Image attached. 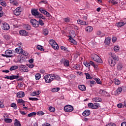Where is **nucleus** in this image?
Segmentation results:
<instances>
[{
	"label": "nucleus",
	"instance_id": "f257e3e1",
	"mask_svg": "<svg viewBox=\"0 0 126 126\" xmlns=\"http://www.w3.org/2000/svg\"><path fill=\"white\" fill-rule=\"evenodd\" d=\"M92 59H93V61L94 62H96V63H103V61L99 57V56L97 55L96 54H92Z\"/></svg>",
	"mask_w": 126,
	"mask_h": 126
},
{
	"label": "nucleus",
	"instance_id": "f03ea898",
	"mask_svg": "<svg viewBox=\"0 0 126 126\" xmlns=\"http://www.w3.org/2000/svg\"><path fill=\"white\" fill-rule=\"evenodd\" d=\"M83 64H84L85 66H86V67H88L89 69H90V66L92 65V66H94V68H96V65H95V63H94V62L93 61H90L89 62H84Z\"/></svg>",
	"mask_w": 126,
	"mask_h": 126
},
{
	"label": "nucleus",
	"instance_id": "7ed1b4c3",
	"mask_svg": "<svg viewBox=\"0 0 126 126\" xmlns=\"http://www.w3.org/2000/svg\"><path fill=\"white\" fill-rule=\"evenodd\" d=\"M70 35V36L69 38V42H70L71 43H72V44H73L74 45H77V42H76V41H75V40L73 39V38H72V37H75V33H74V32H71Z\"/></svg>",
	"mask_w": 126,
	"mask_h": 126
},
{
	"label": "nucleus",
	"instance_id": "20e7f679",
	"mask_svg": "<svg viewBox=\"0 0 126 126\" xmlns=\"http://www.w3.org/2000/svg\"><path fill=\"white\" fill-rule=\"evenodd\" d=\"M64 110L67 113H70L73 111V107L71 105H66L64 107Z\"/></svg>",
	"mask_w": 126,
	"mask_h": 126
},
{
	"label": "nucleus",
	"instance_id": "39448f33",
	"mask_svg": "<svg viewBox=\"0 0 126 126\" xmlns=\"http://www.w3.org/2000/svg\"><path fill=\"white\" fill-rule=\"evenodd\" d=\"M31 23L33 27H39V22L35 19H32L31 20Z\"/></svg>",
	"mask_w": 126,
	"mask_h": 126
},
{
	"label": "nucleus",
	"instance_id": "423d86ee",
	"mask_svg": "<svg viewBox=\"0 0 126 126\" xmlns=\"http://www.w3.org/2000/svg\"><path fill=\"white\" fill-rule=\"evenodd\" d=\"M44 79L45 80L46 83H51L52 80L51 79V74H47L44 76Z\"/></svg>",
	"mask_w": 126,
	"mask_h": 126
},
{
	"label": "nucleus",
	"instance_id": "0eeeda50",
	"mask_svg": "<svg viewBox=\"0 0 126 126\" xmlns=\"http://www.w3.org/2000/svg\"><path fill=\"white\" fill-rule=\"evenodd\" d=\"M5 79H10V80H13V79H18L19 75H12L4 77Z\"/></svg>",
	"mask_w": 126,
	"mask_h": 126
},
{
	"label": "nucleus",
	"instance_id": "6e6552de",
	"mask_svg": "<svg viewBox=\"0 0 126 126\" xmlns=\"http://www.w3.org/2000/svg\"><path fill=\"white\" fill-rule=\"evenodd\" d=\"M51 82L53 80H61V77L55 74H50Z\"/></svg>",
	"mask_w": 126,
	"mask_h": 126
},
{
	"label": "nucleus",
	"instance_id": "1a4fd4ad",
	"mask_svg": "<svg viewBox=\"0 0 126 126\" xmlns=\"http://www.w3.org/2000/svg\"><path fill=\"white\" fill-rule=\"evenodd\" d=\"M61 63H63L64 66H69V61L65 59H63L61 61Z\"/></svg>",
	"mask_w": 126,
	"mask_h": 126
},
{
	"label": "nucleus",
	"instance_id": "9d476101",
	"mask_svg": "<svg viewBox=\"0 0 126 126\" xmlns=\"http://www.w3.org/2000/svg\"><path fill=\"white\" fill-rule=\"evenodd\" d=\"M32 14L34 16H36L37 17H38L40 14V13L38 11L37 9H32Z\"/></svg>",
	"mask_w": 126,
	"mask_h": 126
},
{
	"label": "nucleus",
	"instance_id": "9b49d317",
	"mask_svg": "<svg viewBox=\"0 0 126 126\" xmlns=\"http://www.w3.org/2000/svg\"><path fill=\"white\" fill-rule=\"evenodd\" d=\"M2 29L3 30H5V31H7V30H9L10 27L9 26V25L6 23H2Z\"/></svg>",
	"mask_w": 126,
	"mask_h": 126
},
{
	"label": "nucleus",
	"instance_id": "f8f14e48",
	"mask_svg": "<svg viewBox=\"0 0 126 126\" xmlns=\"http://www.w3.org/2000/svg\"><path fill=\"white\" fill-rule=\"evenodd\" d=\"M122 91H123V88L119 87L115 91L113 92L112 93H113L114 95H119V94H121Z\"/></svg>",
	"mask_w": 126,
	"mask_h": 126
},
{
	"label": "nucleus",
	"instance_id": "ddd939ff",
	"mask_svg": "<svg viewBox=\"0 0 126 126\" xmlns=\"http://www.w3.org/2000/svg\"><path fill=\"white\" fill-rule=\"evenodd\" d=\"M20 68L24 71V72H28L29 71V69H28V67L26 66L25 65H21L20 66Z\"/></svg>",
	"mask_w": 126,
	"mask_h": 126
},
{
	"label": "nucleus",
	"instance_id": "4468645a",
	"mask_svg": "<svg viewBox=\"0 0 126 126\" xmlns=\"http://www.w3.org/2000/svg\"><path fill=\"white\" fill-rule=\"evenodd\" d=\"M20 7H18L14 10V14H15V15H20V14L21 13V9H20Z\"/></svg>",
	"mask_w": 126,
	"mask_h": 126
},
{
	"label": "nucleus",
	"instance_id": "2eb2a0df",
	"mask_svg": "<svg viewBox=\"0 0 126 126\" xmlns=\"http://www.w3.org/2000/svg\"><path fill=\"white\" fill-rule=\"evenodd\" d=\"M39 11H40L41 13H43V14H45V13H46V15L47 16V17H50L51 16V15L50 14V13H49L48 11L44 10L43 8H40L39 9Z\"/></svg>",
	"mask_w": 126,
	"mask_h": 126
},
{
	"label": "nucleus",
	"instance_id": "dca6fc26",
	"mask_svg": "<svg viewBox=\"0 0 126 126\" xmlns=\"http://www.w3.org/2000/svg\"><path fill=\"white\" fill-rule=\"evenodd\" d=\"M108 63L110 66H115V65H116V61L113 60L111 58L108 59Z\"/></svg>",
	"mask_w": 126,
	"mask_h": 126
},
{
	"label": "nucleus",
	"instance_id": "f3484780",
	"mask_svg": "<svg viewBox=\"0 0 126 126\" xmlns=\"http://www.w3.org/2000/svg\"><path fill=\"white\" fill-rule=\"evenodd\" d=\"M99 93L100 95H101V96H104L105 97H107V96H109V93L103 90H100L99 92Z\"/></svg>",
	"mask_w": 126,
	"mask_h": 126
},
{
	"label": "nucleus",
	"instance_id": "a211bd4d",
	"mask_svg": "<svg viewBox=\"0 0 126 126\" xmlns=\"http://www.w3.org/2000/svg\"><path fill=\"white\" fill-rule=\"evenodd\" d=\"M25 96V94L23 92H19L17 93V98H23Z\"/></svg>",
	"mask_w": 126,
	"mask_h": 126
},
{
	"label": "nucleus",
	"instance_id": "6ab92c4d",
	"mask_svg": "<svg viewBox=\"0 0 126 126\" xmlns=\"http://www.w3.org/2000/svg\"><path fill=\"white\" fill-rule=\"evenodd\" d=\"M77 22L78 24H80V25H88V23L80 19L78 20Z\"/></svg>",
	"mask_w": 126,
	"mask_h": 126
},
{
	"label": "nucleus",
	"instance_id": "aec40b11",
	"mask_svg": "<svg viewBox=\"0 0 126 126\" xmlns=\"http://www.w3.org/2000/svg\"><path fill=\"white\" fill-rule=\"evenodd\" d=\"M15 52L17 53V54H22L23 55H25L24 53H23V49L20 47L16 48Z\"/></svg>",
	"mask_w": 126,
	"mask_h": 126
},
{
	"label": "nucleus",
	"instance_id": "412c9836",
	"mask_svg": "<svg viewBox=\"0 0 126 126\" xmlns=\"http://www.w3.org/2000/svg\"><path fill=\"white\" fill-rule=\"evenodd\" d=\"M5 55H6V58H11L10 55L12 54V51L11 50H7L5 52Z\"/></svg>",
	"mask_w": 126,
	"mask_h": 126
},
{
	"label": "nucleus",
	"instance_id": "4be33fe9",
	"mask_svg": "<svg viewBox=\"0 0 126 126\" xmlns=\"http://www.w3.org/2000/svg\"><path fill=\"white\" fill-rule=\"evenodd\" d=\"M90 115V110H86L83 112V116L84 117H88Z\"/></svg>",
	"mask_w": 126,
	"mask_h": 126
},
{
	"label": "nucleus",
	"instance_id": "5701e85b",
	"mask_svg": "<svg viewBox=\"0 0 126 126\" xmlns=\"http://www.w3.org/2000/svg\"><path fill=\"white\" fill-rule=\"evenodd\" d=\"M19 34L21 36H27L28 33L25 30H21L19 32Z\"/></svg>",
	"mask_w": 126,
	"mask_h": 126
},
{
	"label": "nucleus",
	"instance_id": "b1692460",
	"mask_svg": "<svg viewBox=\"0 0 126 126\" xmlns=\"http://www.w3.org/2000/svg\"><path fill=\"white\" fill-rule=\"evenodd\" d=\"M85 31L88 33H90V32H92L93 31V28L91 26H88L86 28Z\"/></svg>",
	"mask_w": 126,
	"mask_h": 126
},
{
	"label": "nucleus",
	"instance_id": "393cba45",
	"mask_svg": "<svg viewBox=\"0 0 126 126\" xmlns=\"http://www.w3.org/2000/svg\"><path fill=\"white\" fill-rule=\"evenodd\" d=\"M125 24H126L125 22H120L116 23L115 24V26H116L117 27L120 28V27H123V26H125Z\"/></svg>",
	"mask_w": 126,
	"mask_h": 126
},
{
	"label": "nucleus",
	"instance_id": "a878e982",
	"mask_svg": "<svg viewBox=\"0 0 126 126\" xmlns=\"http://www.w3.org/2000/svg\"><path fill=\"white\" fill-rule=\"evenodd\" d=\"M78 88L81 91H85L86 90V87L84 85H79L78 86Z\"/></svg>",
	"mask_w": 126,
	"mask_h": 126
},
{
	"label": "nucleus",
	"instance_id": "bb28decb",
	"mask_svg": "<svg viewBox=\"0 0 126 126\" xmlns=\"http://www.w3.org/2000/svg\"><path fill=\"white\" fill-rule=\"evenodd\" d=\"M111 57L114 61H119V57L115 54L111 53Z\"/></svg>",
	"mask_w": 126,
	"mask_h": 126
},
{
	"label": "nucleus",
	"instance_id": "cd10ccee",
	"mask_svg": "<svg viewBox=\"0 0 126 126\" xmlns=\"http://www.w3.org/2000/svg\"><path fill=\"white\" fill-rule=\"evenodd\" d=\"M94 102H102V98L100 97H95L93 98Z\"/></svg>",
	"mask_w": 126,
	"mask_h": 126
},
{
	"label": "nucleus",
	"instance_id": "c85d7f7f",
	"mask_svg": "<svg viewBox=\"0 0 126 126\" xmlns=\"http://www.w3.org/2000/svg\"><path fill=\"white\" fill-rule=\"evenodd\" d=\"M41 94L40 91L33 92L32 93V96H37Z\"/></svg>",
	"mask_w": 126,
	"mask_h": 126
},
{
	"label": "nucleus",
	"instance_id": "c756f323",
	"mask_svg": "<svg viewBox=\"0 0 126 126\" xmlns=\"http://www.w3.org/2000/svg\"><path fill=\"white\" fill-rule=\"evenodd\" d=\"M14 126H21V124H20V122L18 121L17 119L15 120L14 122Z\"/></svg>",
	"mask_w": 126,
	"mask_h": 126
},
{
	"label": "nucleus",
	"instance_id": "7c9ffc66",
	"mask_svg": "<svg viewBox=\"0 0 126 126\" xmlns=\"http://www.w3.org/2000/svg\"><path fill=\"white\" fill-rule=\"evenodd\" d=\"M105 43L109 45L111 43V38L110 37H107L105 40Z\"/></svg>",
	"mask_w": 126,
	"mask_h": 126
},
{
	"label": "nucleus",
	"instance_id": "2f4dec72",
	"mask_svg": "<svg viewBox=\"0 0 126 126\" xmlns=\"http://www.w3.org/2000/svg\"><path fill=\"white\" fill-rule=\"evenodd\" d=\"M52 47L53 48V49H54V50H59V49H60L59 45H58L57 42L55 43V44L53 45Z\"/></svg>",
	"mask_w": 126,
	"mask_h": 126
},
{
	"label": "nucleus",
	"instance_id": "473e14b6",
	"mask_svg": "<svg viewBox=\"0 0 126 126\" xmlns=\"http://www.w3.org/2000/svg\"><path fill=\"white\" fill-rule=\"evenodd\" d=\"M18 69V66L13 65L10 68V70L12 71V70H15V69Z\"/></svg>",
	"mask_w": 126,
	"mask_h": 126
},
{
	"label": "nucleus",
	"instance_id": "72a5a7b5",
	"mask_svg": "<svg viewBox=\"0 0 126 126\" xmlns=\"http://www.w3.org/2000/svg\"><path fill=\"white\" fill-rule=\"evenodd\" d=\"M43 33L45 36H47L49 34V30L47 29H45L43 31Z\"/></svg>",
	"mask_w": 126,
	"mask_h": 126
},
{
	"label": "nucleus",
	"instance_id": "f704fd0d",
	"mask_svg": "<svg viewBox=\"0 0 126 126\" xmlns=\"http://www.w3.org/2000/svg\"><path fill=\"white\" fill-rule=\"evenodd\" d=\"M35 115H37L36 112H32L28 115V117H29V118H32V117H33V116Z\"/></svg>",
	"mask_w": 126,
	"mask_h": 126
},
{
	"label": "nucleus",
	"instance_id": "c9c22d12",
	"mask_svg": "<svg viewBox=\"0 0 126 126\" xmlns=\"http://www.w3.org/2000/svg\"><path fill=\"white\" fill-rule=\"evenodd\" d=\"M122 68H123V64L122 63H119L117 66V69L118 70H122Z\"/></svg>",
	"mask_w": 126,
	"mask_h": 126
},
{
	"label": "nucleus",
	"instance_id": "e433bc0d",
	"mask_svg": "<svg viewBox=\"0 0 126 126\" xmlns=\"http://www.w3.org/2000/svg\"><path fill=\"white\" fill-rule=\"evenodd\" d=\"M36 80H39L41 78V74L37 73L35 75Z\"/></svg>",
	"mask_w": 126,
	"mask_h": 126
},
{
	"label": "nucleus",
	"instance_id": "4c0bfd02",
	"mask_svg": "<svg viewBox=\"0 0 126 126\" xmlns=\"http://www.w3.org/2000/svg\"><path fill=\"white\" fill-rule=\"evenodd\" d=\"M56 41L54 39H51L49 40V44L52 47L53 45L56 44Z\"/></svg>",
	"mask_w": 126,
	"mask_h": 126
},
{
	"label": "nucleus",
	"instance_id": "58836bf2",
	"mask_svg": "<svg viewBox=\"0 0 126 126\" xmlns=\"http://www.w3.org/2000/svg\"><path fill=\"white\" fill-rule=\"evenodd\" d=\"M85 75H86V78L87 79H92V77L90 76V74L88 73H85Z\"/></svg>",
	"mask_w": 126,
	"mask_h": 126
},
{
	"label": "nucleus",
	"instance_id": "ea45409f",
	"mask_svg": "<svg viewBox=\"0 0 126 126\" xmlns=\"http://www.w3.org/2000/svg\"><path fill=\"white\" fill-rule=\"evenodd\" d=\"M0 4H1L2 6H5L6 5V3L5 2V1L0 0Z\"/></svg>",
	"mask_w": 126,
	"mask_h": 126
},
{
	"label": "nucleus",
	"instance_id": "a19ab883",
	"mask_svg": "<svg viewBox=\"0 0 126 126\" xmlns=\"http://www.w3.org/2000/svg\"><path fill=\"white\" fill-rule=\"evenodd\" d=\"M49 110L50 112H51V113H54V112L56 111V109L54 107L50 106L49 108Z\"/></svg>",
	"mask_w": 126,
	"mask_h": 126
},
{
	"label": "nucleus",
	"instance_id": "79ce46f5",
	"mask_svg": "<svg viewBox=\"0 0 126 126\" xmlns=\"http://www.w3.org/2000/svg\"><path fill=\"white\" fill-rule=\"evenodd\" d=\"M4 121L5 123H11L12 122V120L11 119H9V118H5L4 119Z\"/></svg>",
	"mask_w": 126,
	"mask_h": 126
},
{
	"label": "nucleus",
	"instance_id": "37998d69",
	"mask_svg": "<svg viewBox=\"0 0 126 126\" xmlns=\"http://www.w3.org/2000/svg\"><path fill=\"white\" fill-rule=\"evenodd\" d=\"M37 50H40V51H41V52H44V49L43 48V46L41 45H38L36 47Z\"/></svg>",
	"mask_w": 126,
	"mask_h": 126
},
{
	"label": "nucleus",
	"instance_id": "c03bdc74",
	"mask_svg": "<svg viewBox=\"0 0 126 126\" xmlns=\"http://www.w3.org/2000/svg\"><path fill=\"white\" fill-rule=\"evenodd\" d=\"M52 92H58V91H60V88H55L52 89Z\"/></svg>",
	"mask_w": 126,
	"mask_h": 126
},
{
	"label": "nucleus",
	"instance_id": "a18cd8bd",
	"mask_svg": "<svg viewBox=\"0 0 126 126\" xmlns=\"http://www.w3.org/2000/svg\"><path fill=\"white\" fill-rule=\"evenodd\" d=\"M94 80H95V81L97 84H101V83H102L101 82V80H100V79H99V78H95Z\"/></svg>",
	"mask_w": 126,
	"mask_h": 126
},
{
	"label": "nucleus",
	"instance_id": "49530a36",
	"mask_svg": "<svg viewBox=\"0 0 126 126\" xmlns=\"http://www.w3.org/2000/svg\"><path fill=\"white\" fill-rule=\"evenodd\" d=\"M37 18H41V19H43L44 20H45L46 19V18L45 17V16H43V14H39V15H38V17Z\"/></svg>",
	"mask_w": 126,
	"mask_h": 126
},
{
	"label": "nucleus",
	"instance_id": "de8ad7c7",
	"mask_svg": "<svg viewBox=\"0 0 126 126\" xmlns=\"http://www.w3.org/2000/svg\"><path fill=\"white\" fill-rule=\"evenodd\" d=\"M29 99L31 101H38L39 100L37 97H29Z\"/></svg>",
	"mask_w": 126,
	"mask_h": 126
},
{
	"label": "nucleus",
	"instance_id": "09e8293b",
	"mask_svg": "<svg viewBox=\"0 0 126 126\" xmlns=\"http://www.w3.org/2000/svg\"><path fill=\"white\" fill-rule=\"evenodd\" d=\"M64 22L66 23H68V22H70V19L68 17L64 18Z\"/></svg>",
	"mask_w": 126,
	"mask_h": 126
},
{
	"label": "nucleus",
	"instance_id": "8fccbe9b",
	"mask_svg": "<svg viewBox=\"0 0 126 126\" xmlns=\"http://www.w3.org/2000/svg\"><path fill=\"white\" fill-rule=\"evenodd\" d=\"M27 65L30 68H33L35 65L33 64L32 63H29L27 64Z\"/></svg>",
	"mask_w": 126,
	"mask_h": 126
},
{
	"label": "nucleus",
	"instance_id": "3c124183",
	"mask_svg": "<svg viewBox=\"0 0 126 126\" xmlns=\"http://www.w3.org/2000/svg\"><path fill=\"white\" fill-rule=\"evenodd\" d=\"M88 106L89 108H90L91 109H93L94 108V104H93V103H89L88 104Z\"/></svg>",
	"mask_w": 126,
	"mask_h": 126
},
{
	"label": "nucleus",
	"instance_id": "603ef678",
	"mask_svg": "<svg viewBox=\"0 0 126 126\" xmlns=\"http://www.w3.org/2000/svg\"><path fill=\"white\" fill-rule=\"evenodd\" d=\"M3 37L6 40H9V39H10V36L7 35V34L4 35Z\"/></svg>",
	"mask_w": 126,
	"mask_h": 126
},
{
	"label": "nucleus",
	"instance_id": "864d4df0",
	"mask_svg": "<svg viewBox=\"0 0 126 126\" xmlns=\"http://www.w3.org/2000/svg\"><path fill=\"white\" fill-rule=\"evenodd\" d=\"M11 107L12 108H14L15 109H17V106H16V104L14 103H12L11 104Z\"/></svg>",
	"mask_w": 126,
	"mask_h": 126
},
{
	"label": "nucleus",
	"instance_id": "5fc2aeb1",
	"mask_svg": "<svg viewBox=\"0 0 126 126\" xmlns=\"http://www.w3.org/2000/svg\"><path fill=\"white\" fill-rule=\"evenodd\" d=\"M99 108V104L98 103H94L93 109H98Z\"/></svg>",
	"mask_w": 126,
	"mask_h": 126
},
{
	"label": "nucleus",
	"instance_id": "6e6d98bb",
	"mask_svg": "<svg viewBox=\"0 0 126 126\" xmlns=\"http://www.w3.org/2000/svg\"><path fill=\"white\" fill-rule=\"evenodd\" d=\"M17 102L19 104H21V103H25V101L23 100L22 99H19L17 100Z\"/></svg>",
	"mask_w": 126,
	"mask_h": 126
},
{
	"label": "nucleus",
	"instance_id": "4d7b16f0",
	"mask_svg": "<svg viewBox=\"0 0 126 126\" xmlns=\"http://www.w3.org/2000/svg\"><path fill=\"white\" fill-rule=\"evenodd\" d=\"M120 50V47L119 46H116L114 47V50L115 52H118Z\"/></svg>",
	"mask_w": 126,
	"mask_h": 126
},
{
	"label": "nucleus",
	"instance_id": "13d9d810",
	"mask_svg": "<svg viewBox=\"0 0 126 126\" xmlns=\"http://www.w3.org/2000/svg\"><path fill=\"white\" fill-rule=\"evenodd\" d=\"M115 84L116 85H120V84H121V82L120 80H119V79L115 80Z\"/></svg>",
	"mask_w": 126,
	"mask_h": 126
},
{
	"label": "nucleus",
	"instance_id": "bf43d9fd",
	"mask_svg": "<svg viewBox=\"0 0 126 126\" xmlns=\"http://www.w3.org/2000/svg\"><path fill=\"white\" fill-rule=\"evenodd\" d=\"M25 29H26V30H31V27L29 25H27L25 26Z\"/></svg>",
	"mask_w": 126,
	"mask_h": 126
},
{
	"label": "nucleus",
	"instance_id": "052dcab7",
	"mask_svg": "<svg viewBox=\"0 0 126 126\" xmlns=\"http://www.w3.org/2000/svg\"><path fill=\"white\" fill-rule=\"evenodd\" d=\"M38 23L40 25H41V26H43V25H44V22H43V21L41 19H39Z\"/></svg>",
	"mask_w": 126,
	"mask_h": 126
},
{
	"label": "nucleus",
	"instance_id": "680f3d73",
	"mask_svg": "<svg viewBox=\"0 0 126 126\" xmlns=\"http://www.w3.org/2000/svg\"><path fill=\"white\" fill-rule=\"evenodd\" d=\"M82 19H83V20H87V15L86 14L83 15Z\"/></svg>",
	"mask_w": 126,
	"mask_h": 126
},
{
	"label": "nucleus",
	"instance_id": "e2e57ef3",
	"mask_svg": "<svg viewBox=\"0 0 126 126\" xmlns=\"http://www.w3.org/2000/svg\"><path fill=\"white\" fill-rule=\"evenodd\" d=\"M37 115H41V116H43V115H45V113L43 112V111H39L37 112Z\"/></svg>",
	"mask_w": 126,
	"mask_h": 126
},
{
	"label": "nucleus",
	"instance_id": "0e129e2a",
	"mask_svg": "<svg viewBox=\"0 0 126 126\" xmlns=\"http://www.w3.org/2000/svg\"><path fill=\"white\" fill-rule=\"evenodd\" d=\"M107 126H117L116 124L114 123H109L106 125Z\"/></svg>",
	"mask_w": 126,
	"mask_h": 126
},
{
	"label": "nucleus",
	"instance_id": "69168bd1",
	"mask_svg": "<svg viewBox=\"0 0 126 126\" xmlns=\"http://www.w3.org/2000/svg\"><path fill=\"white\" fill-rule=\"evenodd\" d=\"M111 3H112L113 4H118V2H117L116 0H112L111 1Z\"/></svg>",
	"mask_w": 126,
	"mask_h": 126
},
{
	"label": "nucleus",
	"instance_id": "338daca9",
	"mask_svg": "<svg viewBox=\"0 0 126 126\" xmlns=\"http://www.w3.org/2000/svg\"><path fill=\"white\" fill-rule=\"evenodd\" d=\"M42 126H51V125L49 123H44V125H43Z\"/></svg>",
	"mask_w": 126,
	"mask_h": 126
},
{
	"label": "nucleus",
	"instance_id": "774afa93",
	"mask_svg": "<svg viewBox=\"0 0 126 126\" xmlns=\"http://www.w3.org/2000/svg\"><path fill=\"white\" fill-rule=\"evenodd\" d=\"M121 126H126V122H124L121 124Z\"/></svg>",
	"mask_w": 126,
	"mask_h": 126
}]
</instances>
